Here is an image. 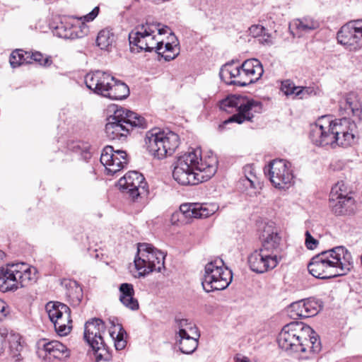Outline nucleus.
<instances>
[{
  "label": "nucleus",
  "mask_w": 362,
  "mask_h": 362,
  "mask_svg": "<svg viewBox=\"0 0 362 362\" xmlns=\"http://www.w3.org/2000/svg\"><path fill=\"white\" fill-rule=\"evenodd\" d=\"M356 124L346 117L332 119L325 115L311 126L310 138L316 146L347 147L355 141Z\"/></svg>",
  "instance_id": "f257e3e1"
},
{
  "label": "nucleus",
  "mask_w": 362,
  "mask_h": 362,
  "mask_svg": "<svg viewBox=\"0 0 362 362\" xmlns=\"http://www.w3.org/2000/svg\"><path fill=\"white\" fill-rule=\"evenodd\" d=\"M217 165L216 156L211 155L203 158L201 151L195 149L177 158L173 176L180 185H197L213 177L217 170Z\"/></svg>",
  "instance_id": "f03ea898"
},
{
  "label": "nucleus",
  "mask_w": 362,
  "mask_h": 362,
  "mask_svg": "<svg viewBox=\"0 0 362 362\" xmlns=\"http://www.w3.org/2000/svg\"><path fill=\"white\" fill-rule=\"evenodd\" d=\"M353 264L351 252L344 246H337L313 257L308 269L314 277L326 279L346 274Z\"/></svg>",
  "instance_id": "7ed1b4c3"
},
{
  "label": "nucleus",
  "mask_w": 362,
  "mask_h": 362,
  "mask_svg": "<svg viewBox=\"0 0 362 362\" xmlns=\"http://www.w3.org/2000/svg\"><path fill=\"white\" fill-rule=\"evenodd\" d=\"M280 348L291 352L318 353L321 344L318 335L310 326L290 323L283 327L278 337Z\"/></svg>",
  "instance_id": "20e7f679"
},
{
  "label": "nucleus",
  "mask_w": 362,
  "mask_h": 362,
  "mask_svg": "<svg viewBox=\"0 0 362 362\" xmlns=\"http://www.w3.org/2000/svg\"><path fill=\"white\" fill-rule=\"evenodd\" d=\"M105 125L106 136L112 140H124L134 129H145L147 122L139 114L124 107H117Z\"/></svg>",
  "instance_id": "39448f33"
},
{
  "label": "nucleus",
  "mask_w": 362,
  "mask_h": 362,
  "mask_svg": "<svg viewBox=\"0 0 362 362\" xmlns=\"http://www.w3.org/2000/svg\"><path fill=\"white\" fill-rule=\"evenodd\" d=\"M37 280V269L30 265L19 262L0 267V291H14L28 286Z\"/></svg>",
  "instance_id": "423d86ee"
},
{
  "label": "nucleus",
  "mask_w": 362,
  "mask_h": 362,
  "mask_svg": "<svg viewBox=\"0 0 362 362\" xmlns=\"http://www.w3.org/2000/svg\"><path fill=\"white\" fill-rule=\"evenodd\" d=\"M220 108L227 112L235 109L238 112L225 121V124L237 122L242 124L245 121H250L255 113L262 111V105L260 102L250 99L240 95H231L222 100Z\"/></svg>",
  "instance_id": "0eeeda50"
},
{
  "label": "nucleus",
  "mask_w": 362,
  "mask_h": 362,
  "mask_svg": "<svg viewBox=\"0 0 362 362\" xmlns=\"http://www.w3.org/2000/svg\"><path fill=\"white\" fill-rule=\"evenodd\" d=\"M145 141L148 153L157 159L171 156L180 144L179 136L177 134L158 129L148 131Z\"/></svg>",
  "instance_id": "6e6552de"
},
{
  "label": "nucleus",
  "mask_w": 362,
  "mask_h": 362,
  "mask_svg": "<svg viewBox=\"0 0 362 362\" xmlns=\"http://www.w3.org/2000/svg\"><path fill=\"white\" fill-rule=\"evenodd\" d=\"M165 255L152 245L146 243H139L137 255L134 259L138 277L145 276L153 271L161 272L165 267Z\"/></svg>",
  "instance_id": "1a4fd4ad"
},
{
  "label": "nucleus",
  "mask_w": 362,
  "mask_h": 362,
  "mask_svg": "<svg viewBox=\"0 0 362 362\" xmlns=\"http://www.w3.org/2000/svg\"><path fill=\"white\" fill-rule=\"evenodd\" d=\"M232 280V272L224 266L222 259H217L205 265L202 284L207 293L226 289Z\"/></svg>",
  "instance_id": "9d476101"
},
{
  "label": "nucleus",
  "mask_w": 362,
  "mask_h": 362,
  "mask_svg": "<svg viewBox=\"0 0 362 362\" xmlns=\"http://www.w3.org/2000/svg\"><path fill=\"white\" fill-rule=\"evenodd\" d=\"M46 310L57 334L60 336L67 335L72 328L70 308L59 302H49L46 305Z\"/></svg>",
  "instance_id": "9b49d317"
},
{
  "label": "nucleus",
  "mask_w": 362,
  "mask_h": 362,
  "mask_svg": "<svg viewBox=\"0 0 362 362\" xmlns=\"http://www.w3.org/2000/svg\"><path fill=\"white\" fill-rule=\"evenodd\" d=\"M269 180L272 185L278 189H286L294 182V176L291 164L283 159H276L268 165Z\"/></svg>",
  "instance_id": "f8f14e48"
},
{
  "label": "nucleus",
  "mask_w": 362,
  "mask_h": 362,
  "mask_svg": "<svg viewBox=\"0 0 362 362\" xmlns=\"http://www.w3.org/2000/svg\"><path fill=\"white\" fill-rule=\"evenodd\" d=\"M100 162L105 166L107 173L113 175L127 165V154L122 150L115 151L112 146H106L103 149Z\"/></svg>",
  "instance_id": "ddd939ff"
},
{
  "label": "nucleus",
  "mask_w": 362,
  "mask_h": 362,
  "mask_svg": "<svg viewBox=\"0 0 362 362\" xmlns=\"http://www.w3.org/2000/svg\"><path fill=\"white\" fill-rule=\"evenodd\" d=\"M280 259V255H272L259 248L250 255L248 263L253 272L262 274L274 269Z\"/></svg>",
  "instance_id": "4468645a"
},
{
  "label": "nucleus",
  "mask_w": 362,
  "mask_h": 362,
  "mask_svg": "<svg viewBox=\"0 0 362 362\" xmlns=\"http://www.w3.org/2000/svg\"><path fill=\"white\" fill-rule=\"evenodd\" d=\"M142 174L137 171H129L118 181L120 189L133 199L146 191V183Z\"/></svg>",
  "instance_id": "2eb2a0df"
},
{
  "label": "nucleus",
  "mask_w": 362,
  "mask_h": 362,
  "mask_svg": "<svg viewBox=\"0 0 362 362\" xmlns=\"http://www.w3.org/2000/svg\"><path fill=\"white\" fill-rule=\"evenodd\" d=\"M337 38L341 45H362V18L351 21L341 26Z\"/></svg>",
  "instance_id": "dca6fc26"
},
{
  "label": "nucleus",
  "mask_w": 362,
  "mask_h": 362,
  "mask_svg": "<svg viewBox=\"0 0 362 362\" xmlns=\"http://www.w3.org/2000/svg\"><path fill=\"white\" fill-rule=\"evenodd\" d=\"M261 238L262 246L260 248L272 255H279L281 251L282 239L274 223L269 222L264 226Z\"/></svg>",
  "instance_id": "f3484780"
},
{
  "label": "nucleus",
  "mask_w": 362,
  "mask_h": 362,
  "mask_svg": "<svg viewBox=\"0 0 362 362\" xmlns=\"http://www.w3.org/2000/svg\"><path fill=\"white\" fill-rule=\"evenodd\" d=\"M160 24L150 25L147 23L146 25H142L141 27H137L134 30L130 32L127 37L129 40V45H138L139 43L145 44L148 45V42L145 40L146 37L151 36L155 30H158L159 35L169 34L171 30L168 26L160 28ZM123 37L125 39L127 35L125 34Z\"/></svg>",
  "instance_id": "a211bd4d"
},
{
  "label": "nucleus",
  "mask_w": 362,
  "mask_h": 362,
  "mask_svg": "<svg viewBox=\"0 0 362 362\" xmlns=\"http://www.w3.org/2000/svg\"><path fill=\"white\" fill-rule=\"evenodd\" d=\"M115 78L109 74L102 71H95L87 74L85 76V83L88 88L95 93L105 97L108 88L110 87Z\"/></svg>",
  "instance_id": "6ab92c4d"
},
{
  "label": "nucleus",
  "mask_w": 362,
  "mask_h": 362,
  "mask_svg": "<svg viewBox=\"0 0 362 362\" xmlns=\"http://www.w3.org/2000/svg\"><path fill=\"white\" fill-rule=\"evenodd\" d=\"M217 209V205L206 203H185L180 206V211L185 218H207L214 214Z\"/></svg>",
  "instance_id": "aec40b11"
},
{
  "label": "nucleus",
  "mask_w": 362,
  "mask_h": 362,
  "mask_svg": "<svg viewBox=\"0 0 362 362\" xmlns=\"http://www.w3.org/2000/svg\"><path fill=\"white\" fill-rule=\"evenodd\" d=\"M105 332L103 322L99 318H94L85 324L84 338L92 349L103 345L102 334Z\"/></svg>",
  "instance_id": "412c9836"
},
{
  "label": "nucleus",
  "mask_w": 362,
  "mask_h": 362,
  "mask_svg": "<svg viewBox=\"0 0 362 362\" xmlns=\"http://www.w3.org/2000/svg\"><path fill=\"white\" fill-rule=\"evenodd\" d=\"M320 27L318 21L312 18L305 17L302 19H295L289 24L291 33L298 37L306 34L312 33Z\"/></svg>",
  "instance_id": "4be33fe9"
},
{
  "label": "nucleus",
  "mask_w": 362,
  "mask_h": 362,
  "mask_svg": "<svg viewBox=\"0 0 362 362\" xmlns=\"http://www.w3.org/2000/svg\"><path fill=\"white\" fill-rule=\"evenodd\" d=\"M249 35L247 42L252 45L255 44H272L273 36L268 30L261 25H252L249 29Z\"/></svg>",
  "instance_id": "5701e85b"
},
{
  "label": "nucleus",
  "mask_w": 362,
  "mask_h": 362,
  "mask_svg": "<svg viewBox=\"0 0 362 362\" xmlns=\"http://www.w3.org/2000/svg\"><path fill=\"white\" fill-rule=\"evenodd\" d=\"M45 356L49 358L64 360L70 356V351L65 345L58 341H51L42 344Z\"/></svg>",
  "instance_id": "b1692460"
},
{
  "label": "nucleus",
  "mask_w": 362,
  "mask_h": 362,
  "mask_svg": "<svg viewBox=\"0 0 362 362\" xmlns=\"http://www.w3.org/2000/svg\"><path fill=\"white\" fill-rule=\"evenodd\" d=\"M329 206L337 216L351 215L355 211V200L353 197L341 199H329Z\"/></svg>",
  "instance_id": "393cba45"
},
{
  "label": "nucleus",
  "mask_w": 362,
  "mask_h": 362,
  "mask_svg": "<svg viewBox=\"0 0 362 362\" xmlns=\"http://www.w3.org/2000/svg\"><path fill=\"white\" fill-rule=\"evenodd\" d=\"M119 300L127 308L132 310L139 309L138 300L134 298V290L131 284L124 283L119 286Z\"/></svg>",
  "instance_id": "a878e982"
},
{
  "label": "nucleus",
  "mask_w": 362,
  "mask_h": 362,
  "mask_svg": "<svg viewBox=\"0 0 362 362\" xmlns=\"http://www.w3.org/2000/svg\"><path fill=\"white\" fill-rule=\"evenodd\" d=\"M242 69H245L250 83H255L262 76L264 69L261 62L257 59L245 60L242 64Z\"/></svg>",
  "instance_id": "bb28decb"
},
{
  "label": "nucleus",
  "mask_w": 362,
  "mask_h": 362,
  "mask_svg": "<svg viewBox=\"0 0 362 362\" xmlns=\"http://www.w3.org/2000/svg\"><path fill=\"white\" fill-rule=\"evenodd\" d=\"M129 95L128 86L120 81H114L111 83L105 97L112 100H123Z\"/></svg>",
  "instance_id": "cd10ccee"
},
{
  "label": "nucleus",
  "mask_w": 362,
  "mask_h": 362,
  "mask_svg": "<svg viewBox=\"0 0 362 362\" xmlns=\"http://www.w3.org/2000/svg\"><path fill=\"white\" fill-rule=\"evenodd\" d=\"M66 288V296L71 305L76 307L79 305L83 298V291L81 287L75 281L65 282Z\"/></svg>",
  "instance_id": "c85d7f7f"
},
{
  "label": "nucleus",
  "mask_w": 362,
  "mask_h": 362,
  "mask_svg": "<svg viewBox=\"0 0 362 362\" xmlns=\"http://www.w3.org/2000/svg\"><path fill=\"white\" fill-rule=\"evenodd\" d=\"M175 329L179 336H200L195 325L187 319H175Z\"/></svg>",
  "instance_id": "c756f323"
},
{
  "label": "nucleus",
  "mask_w": 362,
  "mask_h": 362,
  "mask_svg": "<svg viewBox=\"0 0 362 362\" xmlns=\"http://www.w3.org/2000/svg\"><path fill=\"white\" fill-rule=\"evenodd\" d=\"M199 336L189 335L179 336V347L182 353L185 354H192L198 346Z\"/></svg>",
  "instance_id": "7c9ffc66"
},
{
  "label": "nucleus",
  "mask_w": 362,
  "mask_h": 362,
  "mask_svg": "<svg viewBox=\"0 0 362 362\" xmlns=\"http://www.w3.org/2000/svg\"><path fill=\"white\" fill-rule=\"evenodd\" d=\"M121 37L122 35H116L111 29H103L98 34L96 45H112L114 43L120 42L119 38Z\"/></svg>",
  "instance_id": "2f4dec72"
},
{
  "label": "nucleus",
  "mask_w": 362,
  "mask_h": 362,
  "mask_svg": "<svg viewBox=\"0 0 362 362\" xmlns=\"http://www.w3.org/2000/svg\"><path fill=\"white\" fill-rule=\"evenodd\" d=\"M30 52L17 49L11 53L9 62L13 68H16L23 64H30Z\"/></svg>",
  "instance_id": "473e14b6"
},
{
  "label": "nucleus",
  "mask_w": 362,
  "mask_h": 362,
  "mask_svg": "<svg viewBox=\"0 0 362 362\" xmlns=\"http://www.w3.org/2000/svg\"><path fill=\"white\" fill-rule=\"evenodd\" d=\"M344 108L347 115L358 116L361 113V105L354 93L348 94L344 98Z\"/></svg>",
  "instance_id": "72a5a7b5"
},
{
  "label": "nucleus",
  "mask_w": 362,
  "mask_h": 362,
  "mask_svg": "<svg viewBox=\"0 0 362 362\" xmlns=\"http://www.w3.org/2000/svg\"><path fill=\"white\" fill-rule=\"evenodd\" d=\"M115 331H110V335L114 341L116 350H122L127 346V341L124 336L127 335L126 331L121 325H114Z\"/></svg>",
  "instance_id": "f704fd0d"
},
{
  "label": "nucleus",
  "mask_w": 362,
  "mask_h": 362,
  "mask_svg": "<svg viewBox=\"0 0 362 362\" xmlns=\"http://www.w3.org/2000/svg\"><path fill=\"white\" fill-rule=\"evenodd\" d=\"M352 197L349 194V191L343 181L336 183L331 189L329 199H341Z\"/></svg>",
  "instance_id": "c9c22d12"
},
{
  "label": "nucleus",
  "mask_w": 362,
  "mask_h": 362,
  "mask_svg": "<svg viewBox=\"0 0 362 362\" xmlns=\"http://www.w3.org/2000/svg\"><path fill=\"white\" fill-rule=\"evenodd\" d=\"M155 52L165 61L174 59L180 54V47H154Z\"/></svg>",
  "instance_id": "e433bc0d"
},
{
  "label": "nucleus",
  "mask_w": 362,
  "mask_h": 362,
  "mask_svg": "<svg viewBox=\"0 0 362 362\" xmlns=\"http://www.w3.org/2000/svg\"><path fill=\"white\" fill-rule=\"evenodd\" d=\"M238 71V66L226 64L221 68L219 75L221 78L228 83V81H236Z\"/></svg>",
  "instance_id": "4c0bfd02"
},
{
  "label": "nucleus",
  "mask_w": 362,
  "mask_h": 362,
  "mask_svg": "<svg viewBox=\"0 0 362 362\" xmlns=\"http://www.w3.org/2000/svg\"><path fill=\"white\" fill-rule=\"evenodd\" d=\"M305 318L310 317L316 315L319 313L321 308V303L319 300L315 298H308L305 299Z\"/></svg>",
  "instance_id": "58836bf2"
},
{
  "label": "nucleus",
  "mask_w": 362,
  "mask_h": 362,
  "mask_svg": "<svg viewBox=\"0 0 362 362\" xmlns=\"http://www.w3.org/2000/svg\"><path fill=\"white\" fill-rule=\"evenodd\" d=\"M305 300H301L291 305V315L294 318H305Z\"/></svg>",
  "instance_id": "ea45409f"
},
{
  "label": "nucleus",
  "mask_w": 362,
  "mask_h": 362,
  "mask_svg": "<svg viewBox=\"0 0 362 362\" xmlns=\"http://www.w3.org/2000/svg\"><path fill=\"white\" fill-rule=\"evenodd\" d=\"M95 353V358L97 361H109L112 358V355L108 351L107 348L105 346L104 344V341L103 340V345H98V349L95 348L93 349Z\"/></svg>",
  "instance_id": "a19ab883"
},
{
  "label": "nucleus",
  "mask_w": 362,
  "mask_h": 362,
  "mask_svg": "<svg viewBox=\"0 0 362 362\" xmlns=\"http://www.w3.org/2000/svg\"><path fill=\"white\" fill-rule=\"evenodd\" d=\"M239 71L237 74L236 81H228V84L237 85L239 86H246L250 84L247 76L245 74L244 69H242V65L238 66Z\"/></svg>",
  "instance_id": "79ce46f5"
},
{
  "label": "nucleus",
  "mask_w": 362,
  "mask_h": 362,
  "mask_svg": "<svg viewBox=\"0 0 362 362\" xmlns=\"http://www.w3.org/2000/svg\"><path fill=\"white\" fill-rule=\"evenodd\" d=\"M253 168L252 165H247L244 168L245 177L243 180L245 185H250V187H255V182H256V176L253 173Z\"/></svg>",
  "instance_id": "37998d69"
},
{
  "label": "nucleus",
  "mask_w": 362,
  "mask_h": 362,
  "mask_svg": "<svg viewBox=\"0 0 362 362\" xmlns=\"http://www.w3.org/2000/svg\"><path fill=\"white\" fill-rule=\"evenodd\" d=\"M67 27L68 25L62 21L59 23H52L49 25V28L52 30L53 35L60 38L64 37Z\"/></svg>",
  "instance_id": "c03bdc74"
},
{
  "label": "nucleus",
  "mask_w": 362,
  "mask_h": 362,
  "mask_svg": "<svg viewBox=\"0 0 362 362\" xmlns=\"http://www.w3.org/2000/svg\"><path fill=\"white\" fill-rule=\"evenodd\" d=\"M317 93V90L314 87L298 86L297 92H296V97L303 99L310 95H316Z\"/></svg>",
  "instance_id": "a18cd8bd"
},
{
  "label": "nucleus",
  "mask_w": 362,
  "mask_h": 362,
  "mask_svg": "<svg viewBox=\"0 0 362 362\" xmlns=\"http://www.w3.org/2000/svg\"><path fill=\"white\" fill-rule=\"evenodd\" d=\"M298 87L290 80H286L282 82L281 90L286 95H294L296 97Z\"/></svg>",
  "instance_id": "49530a36"
},
{
  "label": "nucleus",
  "mask_w": 362,
  "mask_h": 362,
  "mask_svg": "<svg viewBox=\"0 0 362 362\" xmlns=\"http://www.w3.org/2000/svg\"><path fill=\"white\" fill-rule=\"evenodd\" d=\"M305 245L308 250H315L319 245V241L315 238L309 230L305 233Z\"/></svg>",
  "instance_id": "de8ad7c7"
},
{
  "label": "nucleus",
  "mask_w": 362,
  "mask_h": 362,
  "mask_svg": "<svg viewBox=\"0 0 362 362\" xmlns=\"http://www.w3.org/2000/svg\"><path fill=\"white\" fill-rule=\"evenodd\" d=\"M167 39L168 40L166 42L163 40L156 42V45H179L177 38L172 31L169 33Z\"/></svg>",
  "instance_id": "09e8293b"
},
{
  "label": "nucleus",
  "mask_w": 362,
  "mask_h": 362,
  "mask_svg": "<svg viewBox=\"0 0 362 362\" xmlns=\"http://www.w3.org/2000/svg\"><path fill=\"white\" fill-rule=\"evenodd\" d=\"M10 310L7 303L0 298V321L4 320L8 315Z\"/></svg>",
  "instance_id": "8fccbe9b"
},
{
  "label": "nucleus",
  "mask_w": 362,
  "mask_h": 362,
  "mask_svg": "<svg viewBox=\"0 0 362 362\" xmlns=\"http://www.w3.org/2000/svg\"><path fill=\"white\" fill-rule=\"evenodd\" d=\"M76 30V27H73L68 25L67 29L63 38L72 40L78 37Z\"/></svg>",
  "instance_id": "3c124183"
},
{
  "label": "nucleus",
  "mask_w": 362,
  "mask_h": 362,
  "mask_svg": "<svg viewBox=\"0 0 362 362\" xmlns=\"http://www.w3.org/2000/svg\"><path fill=\"white\" fill-rule=\"evenodd\" d=\"M100 8L98 6L95 7L90 13L83 16V19L86 22L93 21L98 15Z\"/></svg>",
  "instance_id": "603ef678"
},
{
  "label": "nucleus",
  "mask_w": 362,
  "mask_h": 362,
  "mask_svg": "<svg viewBox=\"0 0 362 362\" xmlns=\"http://www.w3.org/2000/svg\"><path fill=\"white\" fill-rule=\"evenodd\" d=\"M153 49V47H129L130 52L133 54L139 53L142 50L150 52Z\"/></svg>",
  "instance_id": "864d4df0"
},
{
  "label": "nucleus",
  "mask_w": 362,
  "mask_h": 362,
  "mask_svg": "<svg viewBox=\"0 0 362 362\" xmlns=\"http://www.w3.org/2000/svg\"><path fill=\"white\" fill-rule=\"evenodd\" d=\"M30 63H32V61L34 60L35 62H38L40 64H42V55L40 52H35V53H30Z\"/></svg>",
  "instance_id": "5fc2aeb1"
},
{
  "label": "nucleus",
  "mask_w": 362,
  "mask_h": 362,
  "mask_svg": "<svg viewBox=\"0 0 362 362\" xmlns=\"http://www.w3.org/2000/svg\"><path fill=\"white\" fill-rule=\"evenodd\" d=\"M248 358L243 356L242 358H236L235 362H249Z\"/></svg>",
  "instance_id": "6e6d98bb"
},
{
  "label": "nucleus",
  "mask_w": 362,
  "mask_h": 362,
  "mask_svg": "<svg viewBox=\"0 0 362 362\" xmlns=\"http://www.w3.org/2000/svg\"><path fill=\"white\" fill-rule=\"evenodd\" d=\"M4 257H5V253L3 251L0 250V259H3V258Z\"/></svg>",
  "instance_id": "4d7b16f0"
},
{
  "label": "nucleus",
  "mask_w": 362,
  "mask_h": 362,
  "mask_svg": "<svg viewBox=\"0 0 362 362\" xmlns=\"http://www.w3.org/2000/svg\"><path fill=\"white\" fill-rule=\"evenodd\" d=\"M47 61L48 60L47 59L45 60V64H47Z\"/></svg>",
  "instance_id": "13d9d810"
}]
</instances>
